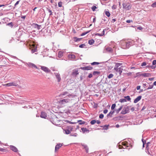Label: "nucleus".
Listing matches in <instances>:
<instances>
[{"instance_id":"8","label":"nucleus","mask_w":156,"mask_h":156,"mask_svg":"<svg viewBox=\"0 0 156 156\" xmlns=\"http://www.w3.org/2000/svg\"><path fill=\"white\" fill-rule=\"evenodd\" d=\"M54 74L55 75V77L57 80V81L58 82L60 81L61 80V78L60 76V75L58 73H54Z\"/></svg>"},{"instance_id":"16","label":"nucleus","mask_w":156,"mask_h":156,"mask_svg":"<svg viewBox=\"0 0 156 156\" xmlns=\"http://www.w3.org/2000/svg\"><path fill=\"white\" fill-rule=\"evenodd\" d=\"M81 129L83 133H88L89 132V130L85 127H82L81 128Z\"/></svg>"},{"instance_id":"54","label":"nucleus","mask_w":156,"mask_h":156,"mask_svg":"<svg viewBox=\"0 0 156 156\" xmlns=\"http://www.w3.org/2000/svg\"><path fill=\"white\" fill-rule=\"evenodd\" d=\"M7 25L10 27H13V24L12 22H11L8 23Z\"/></svg>"},{"instance_id":"25","label":"nucleus","mask_w":156,"mask_h":156,"mask_svg":"<svg viewBox=\"0 0 156 156\" xmlns=\"http://www.w3.org/2000/svg\"><path fill=\"white\" fill-rule=\"evenodd\" d=\"M63 52L60 51L58 52V57L59 58H61L63 55Z\"/></svg>"},{"instance_id":"19","label":"nucleus","mask_w":156,"mask_h":156,"mask_svg":"<svg viewBox=\"0 0 156 156\" xmlns=\"http://www.w3.org/2000/svg\"><path fill=\"white\" fill-rule=\"evenodd\" d=\"M62 146V144H57L55 147V151H56L57 150H58Z\"/></svg>"},{"instance_id":"2","label":"nucleus","mask_w":156,"mask_h":156,"mask_svg":"<svg viewBox=\"0 0 156 156\" xmlns=\"http://www.w3.org/2000/svg\"><path fill=\"white\" fill-rule=\"evenodd\" d=\"M70 100L68 98H66L59 101V103L60 105H64L70 102Z\"/></svg>"},{"instance_id":"49","label":"nucleus","mask_w":156,"mask_h":156,"mask_svg":"<svg viewBox=\"0 0 156 156\" xmlns=\"http://www.w3.org/2000/svg\"><path fill=\"white\" fill-rule=\"evenodd\" d=\"M151 6L153 8L156 7V2L153 3L151 5Z\"/></svg>"},{"instance_id":"6","label":"nucleus","mask_w":156,"mask_h":156,"mask_svg":"<svg viewBox=\"0 0 156 156\" xmlns=\"http://www.w3.org/2000/svg\"><path fill=\"white\" fill-rule=\"evenodd\" d=\"M6 85L8 87L11 86H14L17 87L18 86V85L15 82H10L7 83Z\"/></svg>"},{"instance_id":"63","label":"nucleus","mask_w":156,"mask_h":156,"mask_svg":"<svg viewBox=\"0 0 156 156\" xmlns=\"http://www.w3.org/2000/svg\"><path fill=\"white\" fill-rule=\"evenodd\" d=\"M5 151V150L4 148H0V151L2 152H4Z\"/></svg>"},{"instance_id":"24","label":"nucleus","mask_w":156,"mask_h":156,"mask_svg":"<svg viewBox=\"0 0 156 156\" xmlns=\"http://www.w3.org/2000/svg\"><path fill=\"white\" fill-rule=\"evenodd\" d=\"M106 49L107 51L109 52H112L113 51L112 48L110 47L107 48H106Z\"/></svg>"},{"instance_id":"18","label":"nucleus","mask_w":156,"mask_h":156,"mask_svg":"<svg viewBox=\"0 0 156 156\" xmlns=\"http://www.w3.org/2000/svg\"><path fill=\"white\" fill-rule=\"evenodd\" d=\"M142 96H139L137 97L134 101V103H136L139 101L141 98Z\"/></svg>"},{"instance_id":"11","label":"nucleus","mask_w":156,"mask_h":156,"mask_svg":"<svg viewBox=\"0 0 156 156\" xmlns=\"http://www.w3.org/2000/svg\"><path fill=\"white\" fill-rule=\"evenodd\" d=\"M40 117L44 119H47V114L44 112H42L40 115Z\"/></svg>"},{"instance_id":"34","label":"nucleus","mask_w":156,"mask_h":156,"mask_svg":"<svg viewBox=\"0 0 156 156\" xmlns=\"http://www.w3.org/2000/svg\"><path fill=\"white\" fill-rule=\"evenodd\" d=\"M150 142H148L147 143L146 145V148L147 150H148L149 149V146L150 145Z\"/></svg>"},{"instance_id":"30","label":"nucleus","mask_w":156,"mask_h":156,"mask_svg":"<svg viewBox=\"0 0 156 156\" xmlns=\"http://www.w3.org/2000/svg\"><path fill=\"white\" fill-rule=\"evenodd\" d=\"M67 129L71 132L73 131V127L71 126H69L67 127Z\"/></svg>"},{"instance_id":"12","label":"nucleus","mask_w":156,"mask_h":156,"mask_svg":"<svg viewBox=\"0 0 156 156\" xmlns=\"http://www.w3.org/2000/svg\"><path fill=\"white\" fill-rule=\"evenodd\" d=\"M31 52L32 53L36 52L37 51V47L34 44H33L32 47Z\"/></svg>"},{"instance_id":"21","label":"nucleus","mask_w":156,"mask_h":156,"mask_svg":"<svg viewBox=\"0 0 156 156\" xmlns=\"http://www.w3.org/2000/svg\"><path fill=\"white\" fill-rule=\"evenodd\" d=\"M122 63H115V67H114V69H116V68H118L119 67L121 66V65H122Z\"/></svg>"},{"instance_id":"45","label":"nucleus","mask_w":156,"mask_h":156,"mask_svg":"<svg viewBox=\"0 0 156 156\" xmlns=\"http://www.w3.org/2000/svg\"><path fill=\"white\" fill-rule=\"evenodd\" d=\"M96 122V121L95 120H93L91 121L90 123L92 125L94 124Z\"/></svg>"},{"instance_id":"32","label":"nucleus","mask_w":156,"mask_h":156,"mask_svg":"<svg viewBox=\"0 0 156 156\" xmlns=\"http://www.w3.org/2000/svg\"><path fill=\"white\" fill-rule=\"evenodd\" d=\"M131 8V6L130 5L128 4V5L126 6V8L125 9H126V10H130Z\"/></svg>"},{"instance_id":"20","label":"nucleus","mask_w":156,"mask_h":156,"mask_svg":"<svg viewBox=\"0 0 156 156\" xmlns=\"http://www.w3.org/2000/svg\"><path fill=\"white\" fill-rule=\"evenodd\" d=\"M69 94V92L67 91L63 92L61 93L59 95V96L61 97H63L66 95H67Z\"/></svg>"},{"instance_id":"43","label":"nucleus","mask_w":156,"mask_h":156,"mask_svg":"<svg viewBox=\"0 0 156 156\" xmlns=\"http://www.w3.org/2000/svg\"><path fill=\"white\" fill-rule=\"evenodd\" d=\"M92 65H99L100 64V63L97 62H94L91 63Z\"/></svg>"},{"instance_id":"41","label":"nucleus","mask_w":156,"mask_h":156,"mask_svg":"<svg viewBox=\"0 0 156 156\" xmlns=\"http://www.w3.org/2000/svg\"><path fill=\"white\" fill-rule=\"evenodd\" d=\"M47 10L50 13L49 16H51L52 15L51 10L48 8H47Z\"/></svg>"},{"instance_id":"47","label":"nucleus","mask_w":156,"mask_h":156,"mask_svg":"<svg viewBox=\"0 0 156 156\" xmlns=\"http://www.w3.org/2000/svg\"><path fill=\"white\" fill-rule=\"evenodd\" d=\"M116 106V105L115 104H113L111 106V109L112 110H113L115 108Z\"/></svg>"},{"instance_id":"56","label":"nucleus","mask_w":156,"mask_h":156,"mask_svg":"<svg viewBox=\"0 0 156 156\" xmlns=\"http://www.w3.org/2000/svg\"><path fill=\"white\" fill-rule=\"evenodd\" d=\"M112 8L113 9H115L116 8V6L114 5L112 7Z\"/></svg>"},{"instance_id":"29","label":"nucleus","mask_w":156,"mask_h":156,"mask_svg":"<svg viewBox=\"0 0 156 156\" xmlns=\"http://www.w3.org/2000/svg\"><path fill=\"white\" fill-rule=\"evenodd\" d=\"M105 13L106 15L109 17L110 16L111 14L110 12L108 11H105Z\"/></svg>"},{"instance_id":"48","label":"nucleus","mask_w":156,"mask_h":156,"mask_svg":"<svg viewBox=\"0 0 156 156\" xmlns=\"http://www.w3.org/2000/svg\"><path fill=\"white\" fill-rule=\"evenodd\" d=\"M97 8V7H96V6L93 5L92 7H91V9L92 11H94L95 10V9H96Z\"/></svg>"},{"instance_id":"39","label":"nucleus","mask_w":156,"mask_h":156,"mask_svg":"<svg viewBox=\"0 0 156 156\" xmlns=\"http://www.w3.org/2000/svg\"><path fill=\"white\" fill-rule=\"evenodd\" d=\"M65 131V133L66 134H68L70 133L71 132L69 130H68L67 129H66L64 130Z\"/></svg>"},{"instance_id":"50","label":"nucleus","mask_w":156,"mask_h":156,"mask_svg":"<svg viewBox=\"0 0 156 156\" xmlns=\"http://www.w3.org/2000/svg\"><path fill=\"white\" fill-rule=\"evenodd\" d=\"M86 46L84 44H83L80 45L79 47L80 48H83Z\"/></svg>"},{"instance_id":"15","label":"nucleus","mask_w":156,"mask_h":156,"mask_svg":"<svg viewBox=\"0 0 156 156\" xmlns=\"http://www.w3.org/2000/svg\"><path fill=\"white\" fill-rule=\"evenodd\" d=\"M81 145L83 147V148L85 149L86 152L87 153H88V152L89 148L87 146L86 144L82 143L81 144Z\"/></svg>"},{"instance_id":"22","label":"nucleus","mask_w":156,"mask_h":156,"mask_svg":"<svg viewBox=\"0 0 156 156\" xmlns=\"http://www.w3.org/2000/svg\"><path fill=\"white\" fill-rule=\"evenodd\" d=\"M115 111H111L109 113L107 114V117H111L112 115L114 113Z\"/></svg>"},{"instance_id":"44","label":"nucleus","mask_w":156,"mask_h":156,"mask_svg":"<svg viewBox=\"0 0 156 156\" xmlns=\"http://www.w3.org/2000/svg\"><path fill=\"white\" fill-rule=\"evenodd\" d=\"M113 75L112 73H111V74H110L108 76V77L109 79H111V78H112V77H113Z\"/></svg>"},{"instance_id":"5","label":"nucleus","mask_w":156,"mask_h":156,"mask_svg":"<svg viewBox=\"0 0 156 156\" xmlns=\"http://www.w3.org/2000/svg\"><path fill=\"white\" fill-rule=\"evenodd\" d=\"M79 73L78 69H75L72 71V75L73 76H76Z\"/></svg>"},{"instance_id":"1","label":"nucleus","mask_w":156,"mask_h":156,"mask_svg":"<svg viewBox=\"0 0 156 156\" xmlns=\"http://www.w3.org/2000/svg\"><path fill=\"white\" fill-rule=\"evenodd\" d=\"M133 44L132 41H122L121 42V47L124 49H128Z\"/></svg>"},{"instance_id":"57","label":"nucleus","mask_w":156,"mask_h":156,"mask_svg":"<svg viewBox=\"0 0 156 156\" xmlns=\"http://www.w3.org/2000/svg\"><path fill=\"white\" fill-rule=\"evenodd\" d=\"M77 135V134L76 133H75L73 134H71L70 136H76Z\"/></svg>"},{"instance_id":"37","label":"nucleus","mask_w":156,"mask_h":156,"mask_svg":"<svg viewBox=\"0 0 156 156\" xmlns=\"http://www.w3.org/2000/svg\"><path fill=\"white\" fill-rule=\"evenodd\" d=\"M78 122H79V124L80 125L84 124L85 122L81 120H78Z\"/></svg>"},{"instance_id":"17","label":"nucleus","mask_w":156,"mask_h":156,"mask_svg":"<svg viewBox=\"0 0 156 156\" xmlns=\"http://www.w3.org/2000/svg\"><path fill=\"white\" fill-rule=\"evenodd\" d=\"M68 58L72 60H74L76 58V56L75 55L73 54L69 55H68Z\"/></svg>"},{"instance_id":"59","label":"nucleus","mask_w":156,"mask_h":156,"mask_svg":"<svg viewBox=\"0 0 156 156\" xmlns=\"http://www.w3.org/2000/svg\"><path fill=\"white\" fill-rule=\"evenodd\" d=\"M142 141L143 143V147H144V145L145 144V143H146V141L144 140H143V139L142 140Z\"/></svg>"},{"instance_id":"52","label":"nucleus","mask_w":156,"mask_h":156,"mask_svg":"<svg viewBox=\"0 0 156 156\" xmlns=\"http://www.w3.org/2000/svg\"><path fill=\"white\" fill-rule=\"evenodd\" d=\"M58 6L59 7H61L62 6V3L61 2H58Z\"/></svg>"},{"instance_id":"27","label":"nucleus","mask_w":156,"mask_h":156,"mask_svg":"<svg viewBox=\"0 0 156 156\" xmlns=\"http://www.w3.org/2000/svg\"><path fill=\"white\" fill-rule=\"evenodd\" d=\"M122 106L120 107L118 109H116L115 110L116 112L117 113H118L122 109Z\"/></svg>"},{"instance_id":"26","label":"nucleus","mask_w":156,"mask_h":156,"mask_svg":"<svg viewBox=\"0 0 156 156\" xmlns=\"http://www.w3.org/2000/svg\"><path fill=\"white\" fill-rule=\"evenodd\" d=\"M128 142L126 141L123 142L122 143V144L124 146H125V148L128 147Z\"/></svg>"},{"instance_id":"64","label":"nucleus","mask_w":156,"mask_h":156,"mask_svg":"<svg viewBox=\"0 0 156 156\" xmlns=\"http://www.w3.org/2000/svg\"><path fill=\"white\" fill-rule=\"evenodd\" d=\"M108 112V110L107 109H105L103 111V113L104 114H106Z\"/></svg>"},{"instance_id":"55","label":"nucleus","mask_w":156,"mask_h":156,"mask_svg":"<svg viewBox=\"0 0 156 156\" xmlns=\"http://www.w3.org/2000/svg\"><path fill=\"white\" fill-rule=\"evenodd\" d=\"M104 115L102 114H101L99 116V117L100 119H103L104 117Z\"/></svg>"},{"instance_id":"61","label":"nucleus","mask_w":156,"mask_h":156,"mask_svg":"<svg viewBox=\"0 0 156 156\" xmlns=\"http://www.w3.org/2000/svg\"><path fill=\"white\" fill-rule=\"evenodd\" d=\"M156 64V60H154L153 61L152 64L154 65Z\"/></svg>"},{"instance_id":"9","label":"nucleus","mask_w":156,"mask_h":156,"mask_svg":"<svg viewBox=\"0 0 156 156\" xmlns=\"http://www.w3.org/2000/svg\"><path fill=\"white\" fill-rule=\"evenodd\" d=\"M80 69L83 70H91L93 69L92 67L87 66L85 67H81Z\"/></svg>"},{"instance_id":"28","label":"nucleus","mask_w":156,"mask_h":156,"mask_svg":"<svg viewBox=\"0 0 156 156\" xmlns=\"http://www.w3.org/2000/svg\"><path fill=\"white\" fill-rule=\"evenodd\" d=\"M33 25H34L35 27V28H37V29L39 30L40 28V27L41 26L40 25H38L37 24L34 23Z\"/></svg>"},{"instance_id":"58","label":"nucleus","mask_w":156,"mask_h":156,"mask_svg":"<svg viewBox=\"0 0 156 156\" xmlns=\"http://www.w3.org/2000/svg\"><path fill=\"white\" fill-rule=\"evenodd\" d=\"M138 42L140 43V45H142V41H141V39H138Z\"/></svg>"},{"instance_id":"40","label":"nucleus","mask_w":156,"mask_h":156,"mask_svg":"<svg viewBox=\"0 0 156 156\" xmlns=\"http://www.w3.org/2000/svg\"><path fill=\"white\" fill-rule=\"evenodd\" d=\"M124 98L126 100H127L128 101H130L131 100V98L129 96H125Z\"/></svg>"},{"instance_id":"38","label":"nucleus","mask_w":156,"mask_h":156,"mask_svg":"<svg viewBox=\"0 0 156 156\" xmlns=\"http://www.w3.org/2000/svg\"><path fill=\"white\" fill-rule=\"evenodd\" d=\"M100 72L99 71H94L93 72V75H98L100 73Z\"/></svg>"},{"instance_id":"23","label":"nucleus","mask_w":156,"mask_h":156,"mask_svg":"<svg viewBox=\"0 0 156 156\" xmlns=\"http://www.w3.org/2000/svg\"><path fill=\"white\" fill-rule=\"evenodd\" d=\"M74 41L75 42L79 41H80L81 38H78L76 37H74L73 38Z\"/></svg>"},{"instance_id":"13","label":"nucleus","mask_w":156,"mask_h":156,"mask_svg":"<svg viewBox=\"0 0 156 156\" xmlns=\"http://www.w3.org/2000/svg\"><path fill=\"white\" fill-rule=\"evenodd\" d=\"M140 76L144 77H147L150 76H151V74L150 73H145L141 74L140 75Z\"/></svg>"},{"instance_id":"14","label":"nucleus","mask_w":156,"mask_h":156,"mask_svg":"<svg viewBox=\"0 0 156 156\" xmlns=\"http://www.w3.org/2000/svg\"><path fill=\"white\" fill-rule=\"evenodd\" d=\"M10 147V149L14 152H16L18 151L17 149L15 146L12 145H11Z\"/></svg>"},{"instance_id":"7","label":"nucleus","mask_w":156,"mask_h":156,"mask_svg":"<svg viewBox=\"0 0 156 156\" xmlns=\"http://www.w3.org/2000/svg\"><path fill=\"white\" fill-rule=\"evenodd\" d=\"M27 65L30 68H35L36 69H39L38 68L34 63L28 62L27 63Z\"/></svg>"},{"instance_id":"53","label":"nucleus","mask_w":156,"mask_h":156,"mask_svg":"<svg viewBox=\"0 0 156 156\" xmlns=\"http://www.w3.org/2000/svg\"><path fill=\"white\" fill-rule=\"evenodd\" d=\"M146 65H147L146 63L145 62H144L142 63V64L141 65V66H146Z\"/></svg>"},{"instance_id":"3","label":"nucleus","mask_w":156,"mask_h":156,"mask_svg":"<svg viewBox=\"0 0 156 156\" xmlns=\"http://www.w3.org/2000/svg\"><path fill=\"white\" fill-rule=\"evenodd\" d=\"M129 112V106L125 107L122 111L121 113L122 115H125Z\"/></svg>"},{"instance_id":"62","label":"nucleus","mask_w":156,"mask_h":156,"mask_svg":"<svg viewBox=\"0 0 156 156\" xmlns=\"http://www.w3.org/2000/svg\"><path fill=\"white\" fill-rule=\"evenodd\" d=\"M93 76V75L91 73H90L88 76V77L89 78H91Z\"/></svg>"},{"instance_id":"60","label":"nucleus","mask_w":156,"mask_h":156,"mask_svg":"<svg viewBox=\"0 0 156 156\" xmlns=\"http://www.w3.org/2000/svg\"><path fill=\"white\" fill-rule=\"evenodd\" d=\"M131 22H133V21L131 20H127L126 21V22L127 23H129Z\"/></svg>"},{"instance_id":"35","label":"nucleus","mask_w":156,"mask_h":156,"mask_svg":"<svg viewBox=\"0 0 156 156\" xmlns=\"http://www.w3.org/2000/svg\"><path fill=\"white\" fill-rule=\"evenodd\" d=\"M128 3L126 2H124L122 4V6L123 9H125Z\"/></svg>"},{"instance_id":"46","label":"nucleus","mask_w":156,"mask_h":156,"mask_svg":"<svg viewBox=\"0 0 156 156\" xmlns=\"http://www.w3.org/2000/svg\"><path fill=\"white\" fill-rule=\"evenodd\" d=\"M67 96L69 98H70V97L73 98L75 96L74 95H73L72 94H69V93L68 94H67Z\"/></svg>"},{"instance_id":"42","label":"nucleus","mask_w":156,"mask_h":156,"mask_svg":"<svg viewBox=\"0 0 156 156\" xmlns=\"http://www.w3.org/2000/svg\"><path fill=\"white\" fill-rule=\"evenodd\" d=\"M90 31H91L90 30L88 31H86V32L83 33H82L81 34V36H84V35H85V34H87L88 33L90 32Z\"/></svg>"},{"instance_id":"4","label":"nucleus","mask_w":156,"mask_h":156,"mask_svg":"<svg viewBox=\"0 0 156 156\" xmlns=\"http://www.w3.org/2000/svg\"><path fill=\"white\" fill-rule=\"evenodd\" d=\"M39 66L41 67V69L46 73H49L51 72L50 70L46 66Z\"/></svg>"},{"instance_id":"31","label":"nucleus","mask_w":156,"mask_h":156,"mask_svg":"<svg viewBox=\"0 0 156 156\" xmlns=\"http://www.w3.org/2000/svg\"><path fill=\"white\" fill-rule=\"evenodd\" d=\"M94 43V41L93 39L89 40L88 41V43L90 45L93 44Z\"/></svg>"},{"instance_id":"33","label":"nucleus","mask_w":156,"mask_h":156,"mask_svg":"<svg viewBox=\"0 0 156 156\" xmlns=\"http://www.w3.org/2000/svg\"><path fill=\"white\" fill-rule=\"evenodd\" d=\"M119 101L121 103H123L126 101V100L125 98L121 99L119 100Z\"/></svg>"},{"instance_id":"36","label":"nucleus","mask_w":156,"mask_h":156,"mask_svg":"<svg viewBox=\"0 0 156 156\" xmlns=\"http://www.w3.org/2000/svg\"><path fill=\"white\" fill-rule=\"evenodd\" d=\"M109 126V125H105L104 126H102L101 127L104 128V129L107 130L108 129V127Z\"/></svg>"},{"instance_id":"51","label":"nucleus","mask_w":156,"mask_h":156,"mask_svg":"<svg viewBox=\"0 0 156 156\" xmlns=\"http://www.w3.org/2000/svg\"><path fill=\"white\" fill-rule=\"evenodd\" d=\"M153 87V85H149V87L147 89V90H148L149 89H152Z\"/></svg>"},{"instance_id":"10","label":"nucleus","mask_w":156,"mask_h":156,"mask_svg":"<svg viewBox=\"0 0 156 156\" xmlns=\"http://www.w3.org/2000/svg\"><path fill=\"white\" fill-rule=\"evenodd\" d=\"M114 69L117 72L119 73L120 75H121L123 70L122 66H121L119 68H117L116 69Z\"/></svg>"}]
</instances>
